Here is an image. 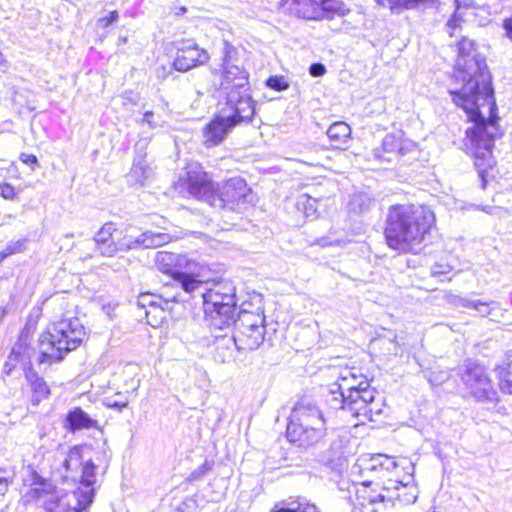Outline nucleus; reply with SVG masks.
Here are the masks:
<instances>
[{
  "instance_id": "obj_39",
  "label": "nucleus",
  "mask_w": 512,
  "mask_h": 512,
  "mask_svg": "<svg viewBox=\"0 0 512 512\" xmlns=\"http://www.w3.org/2000/svg\"><path fill=\"white\" fill-rule=\"evenodd\" d=\"M12 483V476L4 469H0V494L3 495L8 490L9 485Z\"/></svg>"
},
{
  "instance_id": "obj_41",
  "label": "nucleus",
  "mask_w": 512,
  "mask_h": 512,
  "mask_svg": "<svg viewBox=\"0 0 512 512\" xmlns=\"http://www.w3.org/2000/svg\"><path fill=\"white\" fill-rule=\"evenodd\" d=\"M0 195L6 200H13L17 193L14 187L8 183L0 184Z\"/></svg>"
},
{
  "instance_id": "obj_51",
  "label": "nucleus",
  "mask_w": 512,
  "mask_h": 512,
  "mask_svg": "<svg viewBox=\"0 0 512 512\" xmlns=\"http://www.w3.org/2000/svg\"><path fill=\"white\" fill-rule=\"evenodd\" d=\"M171 301H178V299H177V297H176V296H173V297L171 298Z\"/></svg>"
},
{
  "instance_id": "obj_36",
  "label": "nucleus",
  "mask_w": 512,
  "mask_h": 512,
  "mask_svg": "<svg viewBox=\"0 0 512 512\" xmlns=\"http://www.w3.org/2000/svg\"><path fill=\"white\" fill-rule=\"evenodd\" d=\"M199 503L195 496L185 498L175 509V512H198Z\"/></svg>"
},
{
  "instance_id": "obj_32",
  "label": "nucleus",
  "mask_w": 512,
  "mask_h": 512,
  "mask_svg": "<svg viewBox=\"0 0 512 512\" xmlns=\"http://www.w3.org/2000/svg\"><path fill=\"white\" fill-rule=\"evenodd\" d=\"M454 4H455V11H454V14L452 15V17L448 20L447 26L453 30L462 29V25H461L462 10L468 9L470 7V3L466 2V1L461 2L460 0H455Z\"/></svg>"
},
{
  "instance_id": "obj_37",
  "label": "nucleus",
  "mask_w": 512,
  "mask_h": 512,
  "mask_svg": "<svg viewBox=\"0 0 512 512\" xmlns=\"http://www.w3.org/2000/svg\"><path fill=\"white\" fill-rule=\"evenodd\" d=\"M119 15L117 11H112L106 16L99 17L97 19L96 28L97 29H106L108 28L113 22L117 21Z\"/></svg>"
},
{
  "instance_id": "obj_22",
  "label": "nucleus",
  "mask_w": 512,
  "mask_h": 512,
  "mask_svg": "<svg viewBox=\"0 0 512 512\" xmlns=\"http://www.w3.org/2000/svg\"><path fill=\"white\" fill-rule=\"evenodd\" d=\"M37 350L29 348L26 343L20 339L12 348L11 353L4 365V372L10 374L13 368L20 364L21 368L25 371L31 365L32 359L37 361L35 355Z\"/></svg>"
},
{
  "instance_id": "obj_14",
  "label": "nucleus",
  "mask_w": 512,
  "mask_h": 512,
  "mask_svg": "<svg viewBox=\"0 0 512 512\" xmlns=\"http://www.w3.org/2000/svg\"><path fill=\"white\" fill-rule=\"evenodd\" d=\"M235 332L232 335L238 341L239 350L252 351L257 349L265 336V316L263 311L250 312L241 310L238 318L234 317Z\"/></svg>"
},
{
  "instance_id": "obj_28",
  "label": "nucleus",
  "mask_w": 512,
  "mask_h": 512,
  "mask_svg": "<svg viewBox=\"0 0 512 512\" xmlns=\"http://www.w3.org/2000/svg\"><path fill=\"white\" fill-rule=\"evenodd\" d=\"M456 304L468 309H473L477 311L478 314L482 317L492 316L493 312L499 309V304L494 301L486 302L482 300H472L461 297L457 299Z\"/></svg>"
},
{
  "instance_id": "obj_49",
  "label": "nucleus",
  "mask_w": 512,
  "mask_h": 512,
  "mask_svg": "<svg viewBox=\"0 0 512 512\" xmlns=\"http://www.w3.org/2000/svg\"><path fill=\"white\" fill-rule=\"evenodd\" d=\"M433 273H435V274H438V273H445V271H437V270H433Z\"/></svg>"
},
{
  "instance_id": "obj_24",
  "label": "nucleus",
  "mask_w": 512,
  "mask_h": 512,
  "mask_svg": "<svg viewBox=\"0 0 512 512\" xmlns=\"http://www.w3.org/2000/svg\"><path fill=\"white\" fill-rule=\"evenodd\" d=\"M368 458L369 457H365V459H368ZM362 460H364V458H361L358 460V464L356 465V467H358L360 469V471L363 472L364 474L371 476L372 479L369 481L368 480L363 481L361 488H358L356 490L357 499L359 500V504L363 507H366L367 505H371L374 507L378 504H381L384 501L385 496L381 493L374 494L371 491H369L368 484H371L374 481H378L379 484L383 485V480H376L372 473L367 472L363 468H361L360 464H361ZM384 481H387V479H384Z\"/></svg>"
},
{
  "instance_id": "obj_15",
  "label": "nucleus",
  "mask_w": 512,
  "mask_h": 512,
  "mask_svg": "<svg viewBox=\"0 0 512 512\" xmlns=\"http://www.w3.org/2000/svg\"><path fill=\"white\" fill-rule=\"evenodd\" d=\"M223 67V78L219 88L220 101L228 102L230 98L245 99L250 109H255L256 102L253 100L249 90L248 72L234 64Z\"/></svg>"
},
{
  "instance_id": "obj_45",
  "label": "nucleus",
  "mask_w": 512,
  "mask_h": 512,
  "mask_svg": "<svg viewBox=\"0 0 512 512\" xmlns=\"http://www.w3.org/2000/svg\"><path fill=\"white\" fill-rule=\"evenodd\" d=\"M7 69V61L4 58L3 54L0 52V70L2 72L6 71Z\"/></svg>"
},
{
  "instance_id": "obj_50",
  "label": "nucleus",
  "mask_w": 512,
  "mask_h": 512,
  "mask_svg": "<svg viewBox=\"0 0 512 512\" xmlns=\"http://www.w3.org/2000/svg\"><path fill=\"white\" fill-rule=\"evenodd\" d=\"M506 36L510 39V41L512 42V34H506Z\"/></svg>"
},
{
  "instance_id": "obj_46",
  "label": "nucleus",
  "mask_w": 512,
  "mask_h": 512,
  "mask_svg": "<svg viewBox=\"0 0 512 512\" xmlns=\"http://www.w3.org/2000/svg\"><path fill=\"white\" fill-rule=\"evenodd\" d=\"M504 28L506 32H512V17L504 21Z\"/></svg>"
},
{
  "instance_id": "obj_11",
  "label": "nucleus",
  "mask_w": 512,
  "mask_h": 512,
  "mask_svg": "<svg viewBox=\"0 0 512 512\" xmlns=\"http://www.w3.org/2000/svg\"><path fill=\"white\" fill-rule=\"evenodd\" d=\"M211 330L229 329L236 316V292L230 281L216 283L202 294Z\"/></svg>"
},
{
  "instance_id": "obj_23",
  "label": "nucleus",
  "mask_w": 512,
  "mask_h": 512,
  "mask_svg": "<svg viewBox=\"0 0 512 512\" xmlns=\"http://www.w3.org/2000/svg\"><path fill=\"white\" fill-rule=\"evenodd\" d=\"M218 331L212 330L215 338L214 359L219 363H229L235 359V351H240L238 341L232 334H218Z\"/></svg>"
},
{
  "instance_id": "obj_43",
  "label": "nucleus",
  "mask_w": 512,
  "mask_h": 512,
  "mask_svg": "<svg viewBox=\"0 0 512 512\" xmlns=\"http://www.w3.org/2000/svg\"><path fill=\"white\" fill-rule=\"evenodd\" d=\"M19 159L32 167V169H34V166L38 164V159L35 155H32V154H27V153H21L20 156H19Z\"/></svg>"
},
{
  "instance_id": "obj_35",
  "label": "nucleus",
  "mask_w": 512,
  "mask_h": 512,
  "mask_svg": "<svg viewBox=\"0 0 512 512\" xmlns=\"http://www.w3.org/2000/svg\"><path fill=\"white\" fill-rule=\"evenodd\" d=\"M267 87L275 90V91H284L289 88V83L285 79L284 76H270L266 80Z\"/></svg>"
},
{
  "instance_id": "obj_19",
  "label": "nucleus",
  "mask_w": 512,
  "mask_h": 512,
  "mask_svg": "<svg viewBox=\"0 0 512 512\" xmlns=\"http://www.w3.org/2000/svg\"><path fill=\"white\" fill-rule=\"evenodd\" d=\"M138 306L144 310L147 323L151 326H157L165 318L163 304L167 305L168 300L150 293H143L138 298Z\"/></svg>"
},
{
  "instance_id": "obj_47",
  "label": "nucleus",
  "mask_w": 512,
  "mask_h": 512,
  "mask_svg": "<svg viewBox=\"0 0 512 512\" xmlns=\"http://www.w3.org/2000/svg\"><path fill=\"white\" fill-rule=\"evenodd\" d=\"M187 12V8L185 6H181L178 8L177 11H175V15L176 16H180V15H183Z\"/></svg>"
},
{
  "instance_id": "obj_21",
  "label": "nucleus",
  "mask_w": 512,
  "mask_h": 512,
  "mask_svg": "<svg viewBox=\"0 0 512 512\" xmlns=\"http://www.w3.org/2000/svg\"><path fill=\"white\" fill-rule=\"evenodd\" d=\"M37 350L29 348L26 343L20 339L12 348L11 353L4 365V372L10 374L13 368L20 364L21 368L25 371L31 365L32 359L37 361L35 355Z\"/></svg>"
},
{
  "instance_id": "obj_25",
  "label": "nucleus",
  "mask_w": 512,
  "mask_h": 512,
  "mask_svg": "<svg viewBox=\"0 0 512 512\" xmlns=\"http://www.w3.org/2000/svg\"><path fill=\"white\" fill-rule=\"evenodd\" d=\"M401 149L399 139L394 134H387L382 141L381 148H376L373 155L380 162L390 163L397 158Z\"/></svg>"
},
{
  "instance_id": "obj_3",
  "label": "nucleus",
  "mask_w": 512,
  "mask_h": 512,
  "mask_svg": "<svg viewBox=\"0 0 512 512\" xmlns=\"http://www.w3.org/2000/svg\"><path fill=\"white\" fill-rule=\"evenodd\" d=\"M329 394L327 402L332 408L349 412L360 423L373 421L374 416L381 413L379 405L375 402L376 390L371 387L367 377L355 367L340 371L338 380L331 385Z\"/></svg>"
},
{
  "instance_id": "obj_6",
  "label": "nucleus",
  "mask_w": 512,
  "mask_h": 512,
  "mask_svg": "<svg viewBox=\"0 0 512 512\" xmlns=\"http://www.w3.org/2000/svg\"><path fill=\"white\" fill-rule=\"evenodd\" d=\"M85 335V328L78 318L62 319L49 325L38 341L35 353L37 362L42 364L62 360L66 353L82 343Z\"/></svg>"
},
{
  "instance_id": "obj_10",
  "label": "nucleus",
  "mask_w": 512,
  "mask_h": 512,
  "mask_svg": "<svg viewBox=\"0 0 512 512\" xmlns=\"http://www.w3.org/2000/svg\"><path fill=\"white\" fill-rule=\"evenodd\" d=\"M155 265L159 271L170 275L187 294L198 290L204 282L201 277L205 266L187 255L159 251L155 255Z\"/></svg>"
},
{
  "instance_id": "obj_26",
  "label": "nucleus",
  "mask_w": 512,
  "mask_h": 512,
  "mask_svg": "<svg viewBox=\"0 0 512 512\" xmlns=\"http://www.w3.org/2000/svg\"><path fill=\"white\" fill-rule=\"evenodd\" d=\"M66 428L75 432L82 429L98 428V422L91 418L83 409L77 407L66 416Z\"/></svg>"
},
{
  "instance_id": "obj_27",
  "label": "nucleus",
  "mask_w": 512,
  "mask_h": 512,
  "mask_svg": "<svg viewBox=\"0 0 512 512\" xmlns=\"http://www.w3.org/2000/svg\"><path fill=\"white\" fill-rule=\"evenodd\" d=\"M291 11L303 19H322L320 3L316 0H293Z\"/></svg>"
},
{
  "instance_id": "obj_1",
  "label": "nucleus",
  "mask_w": 512,
  "mask_h": 512,
  "mask_svg": "<svg viewBox=\"0 0 512 512\" xmlns=\"http://www.w3.org/2000/svg\"><path fill=\"white\" fill-rule=\"evenodd\" d=\"M456 48L457 58L449 94L453 103L461 107L468 120L473 123L466 130V138L484 187L486 174L495 164L492 149L499 132L492 76L485 57L478 52L473 40L462 36L457 41Z\"/></svg>"
},
{
  "instance_id": "obj_20",
  "label": "nucleus",
  "mask_w": 512,
  "mask_h": 512,
  "mask_svg": "<svg viewBox=\"0 0 512 512\" xmlns=\"http://www.w3.org/2000/svg\"><path fill=\"white\" fill-rule=\"evenodd\" d=\"M37 350L29 348L26 343L20 339L12 348L11 353L4 365V372L10 374L13 368L20 364L21 368L25 371L31 365L32 359L37 361L35 355Z\"/></svg>"
},
{
  "instance_id": "obj_18",
  "label": "nucleus",
  "mask_w": 512,
  "mask_h": 512,
  "mask_svg": "<svg viewBox=\"0 0 512 512\" xmlns=\"http://www.w3.org/2000/svg\"><path fill=\"white\" fill-rule=\"evenodd\" d=\"M148 145V138L141 139L135 145L137 156L134 158L132 168L128 174L129 182L133 184H144L153 173L145 160V150Z\"/></svg>"
},
{
  "instance_id": "obj_30",
  "label": "nucleus",
  "mask_w": 512,
  "mask_h": 512,
  "mask_svg": "<svg viewBox=\"0 0 512 512\" xmlns=\"http://www.w3.org/2000/svg\"><path fill=\"white\" fill-rule=\"evenodd\" d=\"M322 18H333L335 15L343 16L348 9L340 0H321Z\"/></svg>"
},
{
  "instance_id": "obj_40",
  "label": "nucleus",
  "mask_w": 512,
  "mask_h": 512,
  "mask_svg": "<svg viewBox=\"0 0 512 512\" xmlns=\"http://www.w3.org/2000/svg\"><path fill=\"white\" fill-rule=\"evenodd\" d=\"M32 386L34 392L42 398L47 397L50 393L48 385L41 379H36V381L33 382Z\"/></svg>"
},
{
  "instance_id": "obj_38",
  "label": "nucleus",
  "mask_w": 512,
  "mask_h": 512,
  "mask_svg": "<svg viewBox=\"0 0 512 512\" xmlns=\"http://www.w3.org/2000/svg\"><path fill=\"white\" fill-rule=\"evenodd\" d=\"M371 203V199L366 194H356L352 199V205H357L359 207V211H364L368 209Z\"/></svg>"
},
{
  "instance_id": "obj_12",
  "label": "nucleus",
  "mask_w": 512,
  "mask_h": 512,
  "mask_svg": "<svg viewBox=\"0 0 512 512\" xmlns=\"http://www.w3.org/2000/svg\"><path fill=\"white\" fill-rule=\"evenodd\" d=\"M88 446H74L71 448L60 466L58 473L63 482L79 483L71 492H89L95 496L96 465L90 458H86Z\"/></svg>"
},
{
  "instance_id": "obj_5",
  "label": "nucleus",
  "mask_w": 512,
  "mask_h": 512,
  "mask_svg": "<svg viewBox=\"0 0 512 512\" xmlns=\"http://www.w3.org/2000/svg\"><path fill=\"white\" fill-rule=\"evenodd\" d=\"M360 467L374 475L376 480H384L383 488L396 490V498L404 505L415 503L418 488L414 481V464L408 458L395 460L393 457L377 454L361 461Z\"/></svg>"
},
{
  "instance_id": "obj_29",
  "label": "nucleus",
  "mask_w": 512,
  "mask_h": 512,
  "mask_svg": "<svg viewBox=\"0 0 512 512\" xmlns=\"http://www.w3.org/2000/svg\"><path fill=\"white\" fill-rule=\"evenodd\" d=\"M327 136L336 148H341L351 138V128L345 122H335L327 130Z\"/></svg>"
},
{
  "instance_id": "obj_31",
  "label": "nucleus",
  "mask_w": 512,
  "mask_h": 512,
  "mask_svg": "<svg viewBox=\"0 0 512 512\" xmlns=\"http://www.w3.org/2000/svg\"><path fill=\"white\" fill-rule=\"evenodd\" d=\"M499 388L503 393L512 394V362L507 366H498Z\"/></svg>"
},
{
  "instance_id": "obj_4",
  "label": "nucleus",
  "mask_w": 512,
  "mask_h": 512,
  "mask_svg": "<svg viewBox=\"0 0 512 512\" xmlns=\"http://www.w3.org/2000/svg\"><path fill=\"white\" fill-rule=\"evenodd\" d=\"M435 221L433 212L427 207L395 205L389 210L385 237L390 248L402 253H417Z\"/></svg>"
},
{
  "instance_id": "obj_34",
  "label": "nucleus",
  "mask_w": 512,
  "mask_h": 512,
  "mask_svg": "<svg viewBox=\"0 0 512 512\" xmlns=\"http://www.w3.org/2000/svg\"><path fill=\"white\" fill-rule=\"evenodd\" d=\"M237 56L238 49L223 39L221 42L222 66L234 64V62L237 60Z\"/></svg>"
},
{
  "instance_id": "obj_7",
  "label": "nucleus",
  "mask_w": 512,
  "mask_h": 512,
  "mask_svg": "<svg viewBox=\"0 0 512 512\" xmlns=\"http://www.w3.org/2000/svg\"><path fill=\"white\" fill-rule=\"evenodd\" d=\"M168 233L146 231L137 237L129 234V228L118 229L112 222L105 223L94 236L97 251L113 257L119 252L142 248H156L169 243Z\"/></svg>"
},
{
  "instance_id": "obj_48",
  "label": "nucleus",
  "mask_w": 512,
  "mask_h": 512,
  "mask_svg": "<svg viewBox=\"0 0 512 512\" xmlns=\"http://www.w3.org/2000/svg\"><path fill=\"white\" fill-rule=\"evenodd\" d=\"M318 244H319V245H321V246H323V247H325V246H327V245H330L331 243H328L325 239H320V240L318 241Z\"/></svg>"
},
{
  "instance_id": "obj_9",
  "label": "nucleus",
  "mask_w": 512,
  "mask_h": 512,
  "mask_svg": "<svg viewBox=\"0 0 512 512\" xmlns=\"http://www.w3.org/2000/svg\"><path fill=\"white\" fill-rule=\"evenodd\" d=\"M256 109H250L245 99L233 98L228 101H219V111L215 117L203 128V143L206 147L221 144L230 131L241 124H248L253 120Z\"/></svg>"
},
{
  "instance_id": "obj_13",
  "label": "nucleus",
  "mask_w": 512,
  "mask_h": 512,
  "mask_svg": "<svg viewBox=\"0 0 512 512\" xmlns=\"http://www.w3.org/2000/svg\"><path fill=\"white\" fill-rule=\"evenodd\" d=\"M38 505L45 512H82L93 502V495L89 492H64L56 489L46 480L32 489Z\"/></svg>"
},
{
  "instance_id": "obj_16",
  "label": "nucleus",
  "mask_w": 512,
  "mask_h": 512,
  "mask_svg": "<svg viewBox=\"0 0 512 512\" xmlns=\"http://www.w3.org/2000/svg\"><path fill=\"white\" fill-rule=\"evenodd\" d=\"M462 382L469 394L478 402H496L498 393L484 366L469 363L461 375Z\"/></svg>"
},
{
  "instance_id": "obj_44",
  "label": "nucleus",
  "mask_w": 512,
  "mask_h": 512,
  "mask_svg": "<svg viewBox=\"0 0 512 512\" xmlns=\"http://www.w3.org/2000/svg\"><path fill=\"white\" fill-rule=\"evenodd\" d=\"M127 405H128L127 401H124V402H108L107 403V406L112 407V408H117L119 410L123 409Z\"/></svg>"
},
{
  "instance_id": "obj_33",
  "label": "nucleus",
  "mask_w": 512,
  "mask_h": 512,
  "mask_svg": "<svg viewBox=\"0 0 512 512\" xmlns=\"http://www.w3.org/2000/svg\"><path fill=\"white\" fill-rule=\"evenodd\" d=\"M140 126L147 125L150 129H156L165 125L164 119L153 111H146L140 119L136 120Z\"/></svg>"
},
{
  "instance_id": "obj_2",
  "label": "nucleus",
  "mask_w": 512,
  "mask_h": 512,
  "mask_svg": "<svg viewBox=\"0 0 512 512\" xmlns=\"http://www.w3.org/2000/svg\"><path fill=\"white\" fill-rule=\"evenodd\" d=\"M186 181L191 196L207 202L216 209L242 212L254 201L252 190L244 179L233 177L215 188L197 163L188 165Z\"/></svg>"
},
{
  "instance_id": "obj_17",
  "label": "nucleus",
  "mask_w": 512,
  "mask_h": 512,
  "mask_svg": "<svg viewBox=\"0 0 512 512\" xmlns=\"http://www.w3.org/2000/svg\"><path fill=\"white\" fill-rule=\"evenodd\" d=\"M208 53L200 49L195 43L183 44L177 49L173 65L177 71L186 72L208 60Z\"/></svg>"
},
{
  "instance_id": "obj_8",
  "label": "nucleus",
  "mask_w": 512,
  "mask_h": 512,
  "mask_svg": "<svg viewBox=\"0 0 512 512\" xmlns=\"http://www.w3.org/2000/svg\"><path fill=\"white\" fill-rule=\"evenodd\" d=\"M326 434L327 423L322 410L307 399L296 403L287 425L289 441L308 448L318 444Z\"/></svg>"
},
{
  "instance_id": "obj_42",
  "label": "nucleus",
  "mask_w": 512,
  "mask_h": 512,
  "mask_svg": "<svg viewBox=\"0 0 512 512\" xmlns=\"http://www.w3.org/2000/svg\"><path fill=\"white\" fill-rule=\"evenodd\" d=\"M309 73L313 77H320V76H323L326 73V68L321 63H313L309 67Z\"/></svg>"
}]
</instances>
